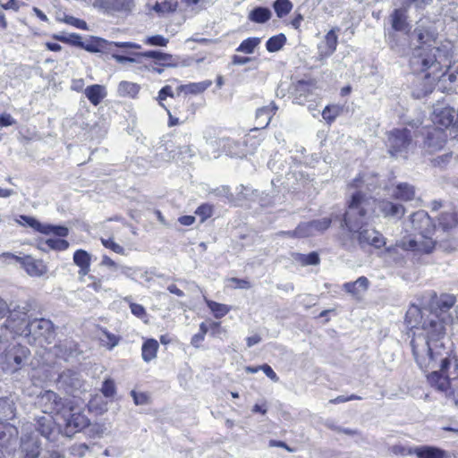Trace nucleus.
Returning <instances> with one entry per match:
<instances>
[{
	"instance_id": "58",
	"label": "nucleus",
	"mask_w": 458,
	"mask_h": 458,
	"mask_svg": "<svg viewBox=\"0 0 458 458\" xmlns=\"http://www.w3.org/2000/svg\"><path fill=\"white\" fill-rule=\"evenodd\" d=\"M130 307L131 313L137 318H142L146 316V310L142 305L131 303Z\"/></svg>"
},
{
	"instance_id": "11",
	"label": "nucleus",
	"mask_w": 458,
	"mask_h": 458,
	"mask_svg": "<svg viewBox=\"0 0 458 458\" xmlns=\"http://www.w3.org/2000/svg\"><path fill=\"white\" fill-rule=\"evenodd\" d=\"M3 256L19 262L30 276H42L47 271V267L42 260L35 259L31 256L19 257L10 252H4Z\"/></svg>"
},
{
	"instance_id": "26",
	"label": "nucleus",
	"mask_w": 458,
	"mask_h": 458,
	"mask_svg": "<svg viewBox=\"0 0 458 458\" xmlns=\"http://www.w3.org/2000/svg\"><path fill=\"white\" fill-rule=\"evenodd\" d=\"M369 284L367 277L360 276L355 282L345 283L344 289L352 296L359 297L367 291Z\"/></svg>"
},
{
	"instance_id": "7",
	"label": "nucleus",
	"mask_w": 458,
	"mask_h": 458,
	"mask_svg": "<svg viewBox=\"0 0 458 458\" xmlns=\"http://www.w3.org/2000/svg\"><path fill=\"white\" fill-rule=\"evenodd\" d=\"M38 403L43 412L60 414L66 416V410H72V402L64 400L56 393L51 390L45 391L38 396Z\"/></svg>"
},
{
	"instance_id": "17",
	"label": "nucleus",
	"mask_w": 458,
	"mask_h": 458,
	"mask_svg": "<svg viewBox=\"0 0 458 458\" xmlns=\"http://www.w3.org/2000/svg\"><path fill=\"white\" fill-rule=\"evenodd\" d=\"M443 66H445V64H443L440 67V69H442ZM446 66H447V64H445V67ZM431 70H432L431 72H428L425 75V79L428 80L426 89L422 92H418L417 98L424 97V96L428 95V93H430L433 89L434 82L440 77L444 78L445 81H448L451 83H454V82L458 81V72H456V73L443 72L441 75H438L437 72H439L441 70L435 71V72L433 69H431Z\"/></svg>"
},
{
	"instance_id": "41",
	"label": "nucleus",
	"mask_w": 458,
	"mask_h": 458,
	"mask_svg": "<svg viewBox=\"0 0 458 458\" xmlns=\"http://www.w3.org/2000/svg\"><path fill=\"white\" fill-rule=\"evenodd\" d=\"M285 41L286 38L284 34L273 36L266 43L267 50L268 52H276L284 47Z\"/></svg>"
},
{
	"instance_id": "63",
	"label": "nucleus",
	"mask_w": 458,
	"mask_h": 458,
	"mask_svg": "<svg viewBox=\"0 0 458 458\" xmlns=\"http://www.w3.org/2000/svg\"><path fill=\"white\" fill-rule=\"evenodd\" d=\"M131 396L136 405H142L147 403V396L144 394H137L135 391H131Z\"/></svg>"
},
{
	"instance_id": "46",
	"label": "nucleus",
	"mask_w": 458,
	"mask_h": 458,
	"mask_svg": "<svg viewBox=\"0 0 458 458\" xmlns=\"http://www.w3.org/2000/svg\"><path fill=\"white\" fill-rule=\"evenodd\" d=\"M341 108L338 106H326L322 112V117L327 123H331L340 114Z\"/></svg>"
},
{
	"instance_id": "18",
	"label": "nucleus",
	"mask_w": 458,
	"mask_h": 458,
	"mask_svg": "<svg viewBox=\"0 0 458 458\" xmlns=\"http://www.w3.org/2000/svg\"><path fill=\"white\" fill-rule=\"evenodd\" d=\"M409 454H414L417 458H451L447 451L434 445L416 446Z\"/></svg>"
},
{
	"instance_id": "25",
	"label": "nucleus",
	"mask_w": 458,
	"mask_h": 458,
	"mask_svg": "<svg viewBox=\"0 0 458 458\" xmlns=\"http://www.w3.org/2000/svg\"><path fill=\"white\" fill-rule=\"evenodd\" d=\"M84 94L93 106H98L106 97L107 93L105 86L94 84L88 86L84 89Z\"/></svg>"
},
{
	"instance_id": "37",
	"label": "nucleus",
	"mask_w": 458,
	"mask_h": 458,
	"mask_svg": "<svg viewBox=\"0 0 458 458\" xmlns=\"http://www.w3.org/2000/svg\"><path fill=\"white\" fill-rule=\"evenodd\" d=\"M140 91V86L133 82L121 81L118 86V93L122 97L134 98Z\"/></svg>"
},
{
	"instance_id": "47",
	"label": "nucleus",
	"mask_w": 458,
	"mask_h": 458,
	"mask_svg": "<svg viewBox=\"0 0 458 458\" xmlns=\"http://www.w3.org/2000/svg\"><path fill=\"white\" fill-rule=\"evenodd\" d=\"M143 42L148 46L166 47L169 42V39L162 35H153L146 37Z\"/></svg>"
},
{
	"instance_id": "32",
	"label": "nucleus",
	"mask_w": 458,
	"mask_h": 458,
	"mask_svg": "<svg viewBox=\"0 0 458 458\" xmlns=\"http://www.w3.org/2000/svg\"><path fill=\"white\" fill-rule=\"evenodd\" d=\"M393 196L395 199L408 201L411 200L415 196V191L413 186L404 182L400 183L396 186V188L394 191Z\"/></svg>"
},
{
	"instance_id": "48",
	"label": "nucleus",
	"mask_w": 458,
	"mask_h": 458,
	"mask_svg": "<svg viewBox=\"0 0 458 458\" xmlns=\"http://www.w3.org/2000/svg\"><path fill=\"white\" fill-rule=\"evenodd\" d=\"M55 38L64 43H68L75 47L82 46V38L80 35L72 33L67 36H55Z\"/></svg>"
},
{
	"instance_id": "5",
	"label": "nucleus",
	"mask_w": 458,
	"mask_h": 458,
	"mask_svg": "<svg viewBox=\"0 0 458 458\" xmlns=\"http://www.w3.org/2000/svg\"><path fill=\"white\" fill-rule=\"evenodd\" d=\"M412 145V135L407 128L394 129L388 133L387 147L392 157H406Z\"/></svg>"
},
{
	"instance_id": "43",
	"label": "nucleus",
	"mask_w": 458,
	"mask_h": 458,
	"mask_svg": "<svg viewBox=\"0 0 458 458\" xmlns=\"http://www.w3.org/2000/svg\"><path fill=\"white\" fill-rule=\"evenodd\" d=\"M260 43V39L259 38H248L243 40L240 46L237 47L236 51L242 52L244 54H252L254 52L255 47Z\"/></svg>"
},
{
	"instance_id": "56",
	"label": "nucleus",
	"mask_w": 458,
	"mask_h": 458,
	"mask_svg": "<svg viewBox=\"0 0 458 458\" xmlns=\"http://www.w3.org/2000/svg\"><path fill=\"white\" fill-rule=\"evenodd\" d=\"M441 114H443V118L439 119V123L445 127L449 126L454 121L453 111L451 109L445 108Z\"/></svg>"
},
{
	"instance_id": "27",
	"label": "nucleus",
	"mask_w": 458,
	"mask_h": 458,
	"mask_svg": "<svg viewBox=\"0 0 458 458\" xmlns=\"http://www.w3.org/2000/svg\"><path fill=\"white\" fill-rule=\"evenodd\" d=\"M277 110V106L271 103L269 106L260 107L256 112V121L258 125L261 128L267 127L275 112Z\"/></svg>"
},
{
	"instance_id": "60",
	"label": "nucleus",
	"mask_w": 458,
	"mask_h": 458,
	"mask_svg": "<svg viewBox=\"0 0 458 458\" xmlns=\"http://www.w3.org/2000/svg\"><path fill=\"white\" fill-rule=\"evenodd\" d=\"M259 368L265 373V375L267 377H269L272 381L278 382L279 377L269 365L264 364L259 366Z\"/></svg>"
},
{
	"instance_id": "19",
	"label": "nucleus",
	"mask_w": 458,
	"mask_h": 458,
	"mask_svg": "<svg viewBox=\"0 0 458 458\" xmlns=\"http://www.w3.org/2000/svg\"><path fill=\"white\" fill-rule=\"evenodd\" d=\"M337 30L338 29L330 30L326 34L324 40L318 45L319 59L327 58L335 51L338 43Z\"/></svg>"
},
{
	"instance_id": "10",
	"label": "nucleus",
	"mask_w": 458,
	"mask_h": 458,
	"mask_svg": "<svg viewBox=\"0 0 458 458\" xmlns=\"http://www.w3.org/2000/svg\"><path fill=\"white\" fill-rule=\"evenodd\" d=\"M64 420V435L68 437L73 436L77 431L81 430L89 425L88 418L77 411L72 404V410H66V416H62Z\"/></svg>"
},
{
	"instance_id": "39",
	"label": "nucleus",
	"mask_w": 458,
	"mask_h": 458,
	"mask_svg": "<svg viewBox=\"0 0 458 458\" xmlns=\"http://www.w3.org/2000/svg\"><path fill=\"white\" fill-rule=\"evenodd\" d=\"M99 340L103 346L107 347L109 350L113 349L120 342V336L108 332L104 329L101 331V335L99 336Z\"/></svg>"
},
{
	"instance_id": "61",
	"label": "nucleus",
	"mask_w": 458,
	"mask_h": 458,
	"mask_svg": "<svg viewBox=\"0 0 458 458\" xmlns=\"http://www.w3.org/2000/svg\"><path fill=\"white\" fill-rule=\"evenodd\" d=\"M167 97H174L173 89L171 86L163 87L158 93L159 102L165 100Z\"/></svg>"
},
{
	"instance_id": "53",
	"label": "nucleus",
	"mask_w": 458,
	"mask_h": 458,
	"mask_svg": "<svg viewBox=\"0 0 458 458\" xmlns=\"http://www.w3.org/2000/svg\"><path fill=\"white\" fill-rule=\"evenodd\" d=\"M102 244L110 250H112L114 252L118 254H124V249L120 244L114 242L112 239H102L101 240Z\"/></svg>"
},
{
	"instance_id": "35",
	"label": "nucleus",
	"mask_w": 458,
	"mask_h": 458,
	"mask_svg": "<svg viewBox=\"0 0 458 458\" xmlns=\"http://www.w3.org/2000/svg\"><path fill=\"white\" fill-rule=\"evenodd\" d=\"M211 85L212 81L207 80L200 82H193L186 85H182L179 87V89L189 94H199L204 92Z\"/></svg>"
},
{
	"instance_id": "30",
	"label": "nucleus",
	"mask_w": 458,
	"mask_h": 458,
	"mask_svg": "<svg viewBox=\"0 0 458 458\" xmlns=\"http://www.w3.org/2000/svg\"><path fill=\"white\" fill-rule=\"evenodd\" d=\"M15 410L13 400L0 398V423L13 420L15 417Z\"/></svg>"
},
{
	"instance_id": "4",
	"label": "nucleus",
	"mask_w": 458,
	"mask_h": 458,
	"mask_svg": "<svg viewBox=\"0 0 458 458\" xmlns=\"http://www.w3.org/2000/svg\"><path fill=\"white\" fill-rule=\"evenodd\" d=\"M0 354L3 369L8 372H15L27 362L30 350L15 343L6 345L0 340Z\"/></svg>"
},
{
	"instance_id": "44",
	"label": "nucleus",
	"mask_w": 458,
	"mask_h": 458,
	"mask_svg": "<svg viewBox=\"0 0 458 458\" xmlns=\"http://www.w3.org/2000/svg\"><path fill=\"white\" fill-rule=\"evenodd\" d=\"M293 8V4L289 0H276L274 3V9L277 17L283 18L287 15Z\"/></svg>"
},
{
	"instance_id": "49",
	"label": "nucleus",
	"mask_w": 458,
	"mask_h": 458,
	"mask_svg": "<svg viewBox=\"0 0 458 458\" xmlns=\"http://www.w3.org/2000/svg\"><path fill=\"white\" fill-rule=\"evenodd\" d=\"M20 219L21 221H18L20 224L26 225L34 230L42 233L44 224H41L36 218L28 216H21Z\"/></svg>"
},
{
	"instance_id": "13",
	"label": "nucleus",
	"mask_w": 458,
	"mask_h": 458,
	"mask_svg": "<svg viewBox=\"0 0 458 458\" xmlns=\"http://www.w3.org/2000/svg\"><path fill=\"white\" fill-rule=\"evenodd\" d=\"M57 386L66 393L74 394L84 386V380L77 371L67 369L63 371L57 379Z\"/></svg>"
},
{
	"instance_id": "34",
	"label": "nucleus",
	"mask_w": 458,
	"mask_h": 458,
	"mask_svg": "<svg viewBox=\"0 0 458 458\" xmlns=\"http://www.w3.org/2000/svg\"><path fill=\"white\" fill-rule=\"evenodd\" d=\"M272 13L267 7H256L248 15L250 21L256 23H264L271 18Z\"/></svg>"
},
{
	"instance_id": "64",
	"label": "nucleus",
	"mask_w": 458,
	"mask_h": 458,
	"mask_svg": "<svg viewBox=\"0 0 458 458\" xmlns=\"http://www.w3.org/2000/svg\"><path fill=\"white\" fill-rule=\"evenodd\" d=\"M42 458H61V454L55 449L47 448L43 452Z\"/></svg>"
},
{
	"instance_id": "31",
	"label": "nucleus",
	"mask_w": 458,
	"mask_h": 458,
	"mask_svg": "<svg viewBox=\"0 0 458 458\" xmlns=\"http://www.w3.org/2000/svg\"><path fill=\"white\" fill-rule=\"evenodd\" d=\"M401 246H398V241L393 246L386 248L384 254L388 260L393 262L395 266H403L405 263V258L403 253L400 252Z\"/></svg>"
},
{
	"instance_id": "9",
	"label": "nucleus",
	"mask_w": 458,
	"mask_h": 458,
	"mask_svg": "<svg viewBox=\"0 0 458 458\" xmlns=\"http://www.w3.org/2000/svg\"><path fill=\"white\" fill-rule=\"evenodd\" d=\"M27 307H17L10 311V315L5 321V328L15 335H23L27 337L30 335L29 327L30 318L28 316Z\"/></svg>"
},
{
	"instance_id": "54",
	"label": "nucleus",
	"mask_w": 458,
	"mask_h": 458,
	"mask_svg": "<svg viewBox=\"0 0 458 458\" xmlns=\"http://www.w3.org/2000/svg\"><path fill=\"white\" fill-rule=\"evenodd\" d=\"M102 40L99 38L95 41H89V42L82 41V46H81V48L85 49L86 51L90 52V53H97L100 50V42Z\"/></svg>"
},
{
	"instance_id": "59",
	"label": "nucleus",
	"mask_w": 458,
	"mask_h": 458,
	"mask_svg": "<svg viewBox=\"0 0 458 458\" xmlns=\"http://www.w3.org/2000/svg\"><path fill=\"white\" fill-rule=\"evenodd\" d=\"M15 123V119L10 114L4 113L0 115V127H7Z\"/></svg>"
},
{
	"instance_id": "24",
	"label": "nucleus",
	"mask_w": 458,
	"mask_h": 458,
	"mask_svg": "<svg viewBox=\"0 0 458 458\" xmlns=\"http://www.w3.org/2000/svg\"><path fill=\"white\" fill-rule=\"evenodd\" d=\"M55 354L67 360L77 356L80 352L77 344L72 340L65 339L55 345Z\"/></svg>"
},
{
	"instance_id": "33",
	"label": "nucleus",
	"mask_w": 458,
	"mask_h": 458,
	"mask_svg": "<svg viewBox=\"0 0 458 458\" xmlns=\"http://www.w3.org/2000/svg\"><path fill=\"white\" fill-rule=\"evenodd\" d=\"M158 343L155 339L147 340L142 345V359L146 362H149L153 359L157 357V352L158 350Z\"/></svg>"
},
{
	"instance_id": "42",
	"label": "nucleus",
	"mask_w": 458,
	"mask_h": 458,
	"mask_svg": "<svg viewBox=\"0 0 458 458\" xmlns=\"http://www.w3.org/2000/svg\"><path fill=\"white\" fill-rule=\"evenodd\" d=\"M439 225L444 230H449L458 225V216L455 213H443L439 217Z\"/></svg>"
},
{
	"instance_id": "36",
	"label": "nucleus",
	"mask_w": 458,
	"mask_h": 458,
	"mask_svg": "<svg viewBox=\"0 0 458 458\" xmlns=\"http://www.w3.org/2000/svg\"><path fill=\"white\" fill-rule=\"evenodd\" d=\"M392 27L397 31H405L408 29L406 15L403 10H394L391 15Z\"/></svg>"
},
{
	"instance_id": "45",
	"label": "nucleus",
	"mask_w": 458,
	"mask_h": 458,
	"mask_svg": "<svg viewBox=\"0 0 458 458\" xmlns=\"http://www.w3.org/2000/svg\"><path fill=\"white\" fill-rule=\"evenodd\" d=\"M68 228L61 225H45L41 233L50 234L53 233L56 236L65 237L68 235Z\"/></svg>"
},
{
	"instance_id": "14",
	"label": "nucleus",
	"mask_w": 458,
	"mask_h": 458,
	"mask_svg": "<svg viewBox=\"0 0 458 458\" xmlns=\"http://www.w3.org/2000/svg\"><path fill=\"white\" fill-rule=\"evenodd\" d=\"M93 7L106 14L130 12L133 0H94Z\"/></svg>"
},
{
	"instance_id": "21",
	"label": "nucleus",
	"mask_w": 458,
	"mask_h": 458,
	"mask_svg": "<svg viewBox=\"0 0 458 458\" xmlns=\"http://www.w3.org/2000/svg\"><path fill=\"white\" fill-rule=\"evenodd\" d=\"M40 445L39 441L34 437L21 438L19 458H38Z\"/></svg>"
},
{
	"instance_id": "1",
	"label": "nucleus",
	"mask_w": 458,
	"mask_h": 458,
	"mask_svg": "<svg viewBox=\"0 0 458 458\" xmlns=\"http://www.w3.org/2000/svg\"><path fill=\"white\" fill-rule=\"evenodd\" d=\"M453 294H442L436 301L438 314L428 309L412 305L406 312L405 321L411 328H421L424 335H414L411 341L412 353L418 366L425 372L429 384L440 391L451 390L458 405V358L445 346V321L450 318L446 311L454 304Z\"/></svg>"
},
{
	"instance_id": "8",
	"label": "nucleus",
	"mask_w": 458,
	"mask_h": 458,
	"mask_svg": "<svg viewBox=\"0 0 458 458\" xmlns=\"http://www.w3.org/2000/svg\"><path fill=\"white\" fill-rule=\"evenodd\" d=\"M398 246L404 251L413 255L429 254L436 246V242L426 234L418 233L413 236H405L398 241Z\"/></svg>"
},
{
	"instance_id": "12",
	"label": "nucleus",
	"mask_w": 458,
	"mask_h": 458,
	"mask_svg": "<svg viewBox=\"0 0 458 458\" xmlns=\"http://www.w3.org/2000/svg\"><path fill=\"white\" fill-rule=\"evenodd\" d=\"M28 331H30V335L27 337L30 339L34 341L42 339L45 342H49L54 336V324L47 318H34L30 320Z\"/></svg>"
},
{
	"instance_id": "55",
	"label": "nucleus",
	"mask_w": 458,
	"mask_h": 458,
	"mask_svg": "<svg viewBox=\"0 0 458 458\" xmlns=\"http://www.w3.org/2000/svg\"><path fill=\"white\" fill-rule=\"evenodd\" d=\"M195 213L197 215L200 216L202 218V221H204L205 219H207L212 216L213 208H212V206H210L208 204H203L197 208Z\"/></svg>"
},
{
	"instance_id": "28",
	"label": "nucleus",
	"mask_w": 458,
	"mask_h": 458,
	"mask_svg": "<svg viewBox=\"0 0 458 458\" xmlns=\"http://www.w3.org/2000/svg\"><path fill=\"white\" fill-rule=\"evenodd\" d=\"M73 261L80 267L79 275L81 277L88 275L90 267V255L87 251L83 250H76L73 255Z\"/></svg>"
},
{
	"instance_id": "16",
	"label": "nucleus",
	"mask_w": 458,
	"mask_h": 458,
	"mask_svg": "<svg viewBox=\"0 0 458 458\" xmlns=\"http://www.w3.org/2000/svg\"><path fill=\"white\" fill-rule=\"evenodd\" d=\"M411 223L415 231L419 233L429 235L435 230V225L432 223L430 216L424 210L414 212L411 217Z\"/></svg>"
},
{
	"instance_id": "23",
	"label": "nucleus",
	"mask_w": 458,
	"mask_h": 458,
	"mask_svg": "<svg viewBox=\"0 0 458 458\" xmlns=\"http://www.w3.org/2000/svg\"><path fill=\"white\" fill-rule=\"evenodd\" d=\"M445 140L446 137L444 131L439 128H433L428 132L425 144L430 151H437L444 147Z\"/></svg>"
},
{
	"instance_id": "51",
	"label": "nucleus",
	"mask_w": 458,
	"mask_h": 458,
	"mask_svg": "<svg viewBox=\"0 0 458 458\" xmlns=\"http://www.w3.org/2000/svg\"><path fill=\"white\" fill-rule=\"evenodd\" d=\"M101 392L106 397H113L115 394L114 382L112 379H106L102 385Z\"/></svg>"
},
{
	"instance_id": "50",
	"label": "nucleus",
	"mask_w": 458,
	"mask_h": 458,
	"mask_svg": "<svg viewBox=\"0 0 458 458\" xmlns=\"http://www.w3.org/2000/svg\"><path fill=\"white\" fill-rule=\"evenodd\" d=\"M46 244L52 250H64L69 247L67 241L63 239H48Z\"/></svg>"
},
{
	"instance_id": "40",
	"label": "nucleus",
	"mask_w": 458,
	"mask_h": 458,
	"mask_svg": "<svg viewBox=\"0 0 458 458\" xmlns=\"http://www.w3.org/2000/svg\"><path fill=\"white\" fill-rule=\"evenodd\" d=\"M207 306L216 318H221L230 311V307L214 301L206 300Z\"/></svg>"
},
{
	"instance_id": "15",
	"label": "nucleus",
	"mask_w": 458,
	"mask_h": 458,
	"mask_svg": "<svg viewBox=\"0 0 458 458\" xmlns=\"http://www.w3.org/2000/svg\"><path fill=\"white\" fill-rule=\"evenodd\" d=\"M372 206L376 203V208L379 214L385 218L390 220H399L405 214V208L403 205L390 201L388 199H380L376 202L375 199Z\"/></svg>"
},
{
	"instance_id": "22",
	"label": "nucleus",
	"mask_w": 458,
	"mask_h": 458,
	"mask_svg": "<svg viewBox=\"0 0 458 458\" xmlns=\"http://www.w3.org/2000/svg\"><path fill=\"white\" fill-rule=\"evenodd\" d=\"M17 428L6 422L0 423V445L9 449L17 442Z\"/></svg>"
},
{
	"instance_id": "62",
	"label": "nucleus",
	"mask_w": 458,
	"mask_h": 458,
	"mask_svg": "<svg viewBox=\"0 0 458 458\" xmlns=\"http://www.w3.org/2000/svg\"><path fill=\"white\" fill-rule=\"evenodd\" d=\"M187 6L191 7V10H199L208 0H183Z\"/></svg>"
},
{
	"instance_id": "2",
	"label": "nucleus",
	"mask_w": 458,
	"mask_h": 458,
	"mask_svg": "<svg viewBox=\"0 0 458 458\" xmlns=\"http://www.w3.org/2000/svg\"><path fill=\"white\" fill-rule=\"evenodd\" d=\"M437 32L432 25L418 24L410 36L414 46L410 57V67L413 72H424L428 69L435 71L447 61L445 47H436Z\"/></svg>"
},
{
	"instance_id": "3",
	"label": "nucleus",
	"mask_w": 458,
	"mask_h": 458,
	"mask_svg": "<svg viewBox=\"0 0 458 458\" xmlns=\"http://www.w3.org/2000/svg\"><path fill=\"white\" fill-rule=\"evenodd\" d=\"M373 203V199L360 191L352 193L348 209L342 216L340 227L346 228L351 233H356V239L360 247L369 245L379 249L386 245V238L375 229L364 228L367 216L372 209Z\"/></svg>"
},
{
	"instance_id": "38",
	"label": "nucleus",
	"mask_w": 458,
	"mask_h": 458,
	"mask_svg": "<svg viewBox=\"0 0 458 458\" xmlns=\"http://www.w3.org/2000/svg\"><path fill=\"white\" fill-rule=\"evenodd\" d=\"M178 6L177 0H157L154 5V10L161 14L173 13Z\"/></svg>"
},
{
	"instance_id": "29",
	"label": "nucleus",
	"mask_w": 458,
	"mask_h": 458,
	"mask_svg": "<svg viewBox=\"0 0 458 458\" xmlns=\"http://www.w3.org/2000/svg\"><path fill=\"white\" fill-rule=\"evenodd\" d=\"M138 56H143L146 58H153L162 62V65L164 66H176V64L174 63V56L171 54L157 51V50H148L143 53L136 54Z\"/></svg>"
},
{
	"instance_id": "57",
	"label": "nucleus",
	"mask_w": 458,
	"mask_h": 458,
	"mask_svg": "<svg viewBox=\"0 0 458 458\" xmlns=\"http://www.w3.org/2000/svg\"><path fill=\"white\" fill-rule=\"evenodd\" d=\"M301 261L304 265H318L319 263V257L317 252H310L308 255H302Z\"/></svg>"
},
{
	"instance_id": "6",
	"label": "nucleus",
	"mask_w": 458,
	"mask_h": 458,
	"mask_svg": "<svg viewBox=\"0 0 458 458\" xmlns=\"http://www.w3.org/2000/svg\"><path fill=\"white\" fill-rule=\"evenodd\" d=\"M342 216L339 215H332V217H324L321 219L303 222L298 225L293 231L280 232V234H286L290 237H310L318 233H322L329 228L332 220H341Z\"/></svg>"
},
{
	"instance_id": "52",
	"label": "nucleus",
	"mask_w": 458,
	"mask_h": 458,
	"mask_svg": "<svg viewBox=\"0 0 458 458\" xmlns=\"http://www.w3.org/2000/svg\"><path fill=\"white\" fill-rule=\"evenodd\" d=\"M64 21L65 23H67L69 25H72V26H74V27H76L78 29L84 30H88V24L83 20L75 18L73 16L67 15V16H65Z\"/></svg>"
},
{
	"instance_id": "20",
	"label": "nucleus",
	"mask_w": 458,
	"mask_h": 458,
	"mask_svg": "<svg viewBox=\"0 0 458 458\" xmlns=\"http://www.w3.org/2000/svg\"><path fill=\"white\" fill-rule=\"evenodd\" d=\"M36 428L41 436L50 442L55 441V437L59 434V429L55 427V423L50 416L39 418Z\"/></svg>"
}]
</instances>
